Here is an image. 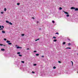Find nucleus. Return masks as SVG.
I'll return each instance as SVG.
<instances>
[{
  "instance_id": "c03bdc74",
  "label": "nucleus",
  "mask_w": 78,
  "mask_h": 78,
  "mask_svg": "<svg viewBox=\"0 0 78 78\" xmlns=\"http://www.w3.org/2000/svg\"><path fill=\"white\" fill-rule=\"evenodd\" d=\"M37 23H39V21H37Z\"/></svg>"
},
{
  "instance_id": "4be33fe9",
  "label": "nucleus",
  "mask_w": 78,
  "mask_h": 78,
  "mask_svg": "<svg viewBox=\"0 0 78 78\" xmlns=\"http://www.w3.org/2000/svg\"><path fill=\"white\" fill-rule=\"evenodd\" d=\"M53 38H54V39H56V37H53Z\"/></svg>"
},
{
  "instance_id": "a18cd8bd",
  "label": "nucleus",
  "mask_w": 78,
  "mask_h": 78,
  "mask_svg": "<svg viewBox=\"0 0 78 78\" xmlns=\"http://www.w3.org/2000/svg\"><path fill=\"white\" fill-rule=\"evenodd\" d=\"M68 40H69V41H70V40L69 39H68Z\"/></svg>"
},
{
  "instance_id": "7ed1b4c3",
  "label": "nucleus",
  "mask_w": 78,
  "mask_h": 78,
  "mask_svg": "<svg viewBox=\"0 0 78 78\" xmlns=\"http://www.w3.org/2000/svg\"><path fill=\"white\" fill-rule=\"evenodd\" d=\"M2 33H5V30H2Z\"/></svg>"
},
{
  "instance_id": "aec40b11",
  "label": "nucleus",
  "mask_w": 78,
  "mask_h": 78,
  "mask_svg": "<svg viewBox=\"0 0 78 78\" xmlns=\"http://www.w3.org/2000/svg\"><path fill=\"white\" fill-rule=\"evenodd\" d=\"M39 54H36V56H39Z\"/></svg>"
},
{
  "instance_id": "f257e3e1",
  "label": "nucleus",
  "mask_w": 78,
  "mask_h": 78,
  "mask_svg": "<svg viewBox=\"0 0 78 78\" xmlns=\"http://www.w3.org/2000/svg\"><path fill=\"white\" fill-rule=\"evenodd\" d=\"M63 12H64V13H65V14H69V13H68V12L64 11H63Z\"/></svg>"
},
{
  "instance_id": "a878e982",
  "label": "nucleus",
  "mask_w": 78,
  "mask_h": 78,
  "mask_svg": "<svg viewBox=\"0 0 78 78\" xmlns=\"http://www.w3.org/2000/svg\"><path fill=\"white\" fill-rule=\"evenodd\" d=\"M71 62L72 63V65L73 66V61H71Z\"/></svg>"
},
{
  "instance_id": "cd10ccee",
  "label": "nucleus",
  "mask_w": 78,
  "mask_h": 78,
  "mask_svg": "<svg viewBox=\"0 0 78 78\" xmlns=\"http://www.w3.org/2000/svg\"><path fill=\"white\" fill-rule=\"evenodd\" d=\"M69 48V49H71V48Z\"/></svg>"
},
{
  "instance_id": "1a4fd4ad",
  "label": "nucleus",
  "mask_w": 78,
  "mask_h": 78,
  "mask_svg": "<svg viewBox=\"0 0 78 78\" xmlns=\"http://www.w3.org/2000/svg\"><path fill=\"white\" fill-rule=\"evenodd\" d=\"M56 41H57V40H54L53 41V42H56Z\"/></svg>"
},
{
  "instance_id": "bb28decb",
  "label": "nucleus",
  "mask_w": 78,
  "mask_h": 78,
  "mask_svg": "<svg viewBox=\"0 0 78 78\" xmlns=\"http://www.w3.org/2000/svg\"><path fill=\"white\" fill-rule=\"evenodd\" d=\"M24 34H22V36H24Z\"/></svg>"
},
{
  "instance_id": "473e14b6",
  "label": "nucleus",
  "mask_w": 78,
  "mask_h": 78,
  "mask_svg": "<svg viewBox=\"0 0 78 78\" xmlns=\"http://www.w3.org/2000/svg\"><path fill=\"white\" fill-rule=\"evenodd\" d=\"M0 45L1 46H2V45H3V44H0Z\"/></svg>"
},
{
  "instance_id": "ea45409f",
  "label": "nucleus",
  "mask_w": 78,
  "mask_h": 78,
  "mask_svg": "<svg viewBox=\"0 0 78 78\" xmlns=\"http://www.w3.org/2000/svg\"><path fill=\"white\" fill-rule=\"evenodd\" d=\"M1 30H3V28H1Z\"/></svg>"
},
{
  "instance_id": "72a5a7b5",
  "label": "nucleus",
  "mask_w": 78,
  "mask_h": 78,
  "mask_svg": "<svg viewBox=\"0 0 78 78\" xmlns=\"http://www.w3.org/2000/svg\"><path fill=\"white\" fill-rule=\"evenodd\" d=\"M44 55H42V56H41V58H44Z\"/></svg>"
},
{
  "instance_id": "5701e85b",
  "label": "nucleus",
  "mask_w": 78,
  "mask_h": 78,
  "mask_svg": "<svg viewBox=\"0 0 78 78\" xmlns=\"http://www.w3.org/2000/svg\"><path fill=\"white\" fill-rule=\"evenodd\" d=\"M17 54H20V52H17Z\"/></svg>"
},
{
  "instance_id": "9b49d317",
  "label": "nucleus",
  "mask_w": 78,
  "mask_h": 78,
  "mask_svg": "<svg viewBox=\"0 0 78 78\" xmlns=\"http://www.w3.org/2000/svg\"><path fill=\"white\" fill-rule=\"evenodd\" d=\"M6 23H9V21H6Z\"/></svg>"
},
{
  "instance_id": "58836bf2",
  "label": "nucleus",
  "mask_w": 78,
  "mask_h": 78,
  "mask_svg": "<svg viewBox=\"0 0 78 78\" xmlns=\"http://www.w3.org/2000/svg\"><path fill=\"white\" fill-rule=\"evenodd\" d=\"M2 28H4V26H2Z\"/></svg>"
},
{
  "instance_id": "20e7f679",
  "label": "nucleus",
  "mask_w": 78,
  "mask_h": 78,
  "mask_svg": "<svg viewBox=\"0 0 78 78\" xmlns=\"http://www.w3.org/2000/svg\"><path fill=\"white\" fill-rule=\"evenodd\" d=\"M16 48H22V47H17Z\"/></svg>"
},
{
  "instance_id": "37998d69",
  "label": "nucleus",
  "mask_w": 78,
  "mask_h": 78,
  "mask_svg": "<svg viewBox=\"0 0 78 78\" xmlns=\"http://www.w3.org/2000/svg\"><path fill=\"white\" fill-rule=\"evenodd\" d=\"M3 45L5 47V45Z\"/></svg>"
},
{
  "instance_id": "e433bc0d",
  "label": "nucleus",
  "mask_w": 78,
  "mask_h": 78,
  "mask_svg": "<svg viewBox=\"0 0 78 78\" xmlns=\"http://www.w3.org/2000/svg\"><path fill=\"white\" fill-rule=\"evenodd\" d=\"M37 64H34V66H36Z\"/></svg>"
},
{
  "instance_id": "4c0bfd02",
  "label": "nucleus",
  "mask_w": 78,
  "mask_h": 78,
  "mask_svg": "<svg viewBox=\"0 0 78 78\" xmlns=\"http://www.w3.org/2000/svg\"><path fill=\"white\" fill-rule=\"evenodd\" d=\"M0 28H2V26H0Z\"/></svg>"
},
{
  "instance_id": "79ce46f5",
  "label": "nucleus",
  "mask_w": 78,
  "mask_h": 78,
  "mask_svg": "<svg viewBox=\"0 0 78 78\" xmlns=\"http://www.w3.org/2000/svg\"><path fill=\"white\" fill-rule=\"evenodd\" d=\"M27 50H30V49H29V48H27Z\"/></svg>"
},
{
  "instance_id": "ddd939ff",
  "label": "nucleus",
  "mask_w": 78,
  "mask_h": 78,
  "mask_svg": "<svg viewBox=\"0 0 78 78\" xmlns=\"http://www.w3.org/2000/svg\"><path fill=\"white\" fill-rule=\"evenodd\" d=\"M39 39H40L39 38H38L37 39L35 40V41H38V40H39Z\"/></svg>"
},
{
  "instance_id": "c756f323",
  "label": "nucleus",
  "mask_w": 78,
  "mask_h": 78,
  "mask_svg": "<svg viewBox=\"0 0 78 78\" xmlns=\"http://www.w3.org/2000/svg\"><path fill=\"white\" fill-rule=\"evenodd\" d=\"M17 5H20V3H17Z\"/></svg>"
},
{
  "instance_id": "2eb2a0df",
  "label": "nucleus",
  "mask_w": 78,
  "mask_h": 78,
  "mask_svg": "<svg viewBox=\"0 0 78 78\" xmlns=\"http://www.w3.org/2000/svg\"><path fill=\"white\" fill-rule=\"evenodd\" d=\"M66 44V42H63V43L62 44H63V45H64V44Z\"/></svg>"
},
{
  "instance_id": "6ab92c4d",
  "label": "nucleus",
  "mask_w": 78,
  "mask_h": 78,
  "mask_svg": "<svg viewBox=\"0 0 78 78\" xmlns=\"http://www.w3.org/2000/svg\"><path fill=\"white\" fill-rule=\"evenodd\" d=\"M4 11H6V9L5 8H4Z\"/></svg>"
},
{
  "instance_id": "49530a36",
  "label": "nucleus",
  "mask_w": 78,
  "mask_h": 78,
  "mask_svg": "<svg viewBox=\"0 0 78 78\" xmlns=\"http://www.w3.org/2000/svg\"><path fill=\"white\" fill-rule=\"evenodd\" d=\"M39 30H41V28H40V29H39Z\"/></svg>"
},
{
  "instance_id": "f704fd0d",
  "label": "nucleus",
  "mask_w": 78,
  "mask_h": 78,
  "mask_svg": "<svg viewBox=\"0 0 78 78\" xmlns=\"http://www.w3.org/2000/svg\"><path fill=\"white\" fill-rule=\"evenodd\" d=\"M4 40L5 41H6V38H4Z\"/></svg>"
},
{
  "instance_id": "2f4dec72",
  "label": "nucleus",
  "mask_w": 78,
  "mask_h": 78,
  "mask_svg": "<svg viewBox=\"0 0 78 78\" xmlns=\"http://www.w3.org/2000/svg\"><path fill=\"white\" fill-rule=\"evenodd\" d=\"M32 73H35L34 71H32Z\"/></svg>"
},
{
  "instance_id": "4468645a",
  "label": "nucleus",
  "mask_w": 78,
  "mask_h": 78,
  "mask_svg": "<svg viewBox=\"0 0 78 78\" xmlns=\"http://www.w3.org/2000/svg\"><path fill=\"white\" fill-rule=\"evenodd\" d=\"M21 62L22 63H23H23H25V62H24L23 61H21Z\"/></svg>"
},
{
  "instance_id": "0eeeda50",
  "label": "nucleus",
  "mask_w": 78,
  "mask_h": 78,
  "mask_svg": "<svg viewBox=\"0 0 78 78\" xmlns=\"http://www.w3.org/2000/svg\"><path fill=\"white\" fill-rule=\"evenodd\" d=\"M1 51H5V49L3 48L1 49Z\"/></svg>"
},
{
  "instance_id": "a211bd4d",
  "label": "nucleus",
  "mask_w": 78,
  "mask_h": 78,
  "mask_svg": "<svg viewBox=\"0 0 78 78\" xmlns=\"http://www.w3.org/2000/svg\"><path fill=\"white\" fill-rule=\"evenodd\" d=\"M56 68L55 67V66H54L53 67V68L54 69H56Z\"/></svg>"
},
{
  "instance_id": "dca6fc26",
  "label": "nucleus",
  "mask_w": 78,
  "mask_h": 78,
  "mask_svg": "<svg viewBox=\"0 0 78 78\" xmlns=\"http://www.w3.org/2000/svg\"><path fill=\"white\" fill-rule=\"evenodd\" d=\"M19 56H20V57L22 56V55H20V54H19Z\"/></svg>"
},
{
  "instance_id": "b1692460",
  "label": "nucleus",
  "mask_w": 78,
  "mask_h": 78,
  "mask_svg": "<svg viewBox=\"0 0 78 78\" xmlns=\"http://www.w3.org/2000/svg\"><path fill=\"white\" fill-rule=\"evenodd\" d=\"M55 34H59V33H58V32H57L55 33Z\"/></svg>"
},
{
  "instance_id": "39448f33",
  "label": "nucleus",
  "mask_w": 78,
  "mask_h": 78,
  "mask_svg": "<svg viewBox=\"0 0 78 78\" xmlns=\"http://www.w3.org/2000/svg\"><path fill=\"white\" fill-rule=\"evenodd\" d=\"M75 11H78V8H76L75 9Z\"/></svg>"
},
{
  "instance_id": "a19ab883",
  "label": "nucleus",
  "mask_w": 78,
  "mask_h": 78,
  "mask_svg": "<svg viewBox=\"0 0 78 78\" xmlns=\"http://www.w3.org/2000/svg\"><path fill=\"white\" fill-rule=\"evenodd\" d=\"M32 18L33 19H34V18L33 17H32Z\"/></svg>"
},
{
  "instance_id": "9d476101",
  "label": "nucleus",
  "mask_w": 78,
  "mask_h": 78,
  "mask_svg": "<svg viewBox=\"0 0 78 78\" xmlns=\"http://www.w3.org/2000/svg\"><path fill=\"white\" fill-rule=\"evenodd\" d=\"M70 45H71V44L70 43H69L68 44V45H69V46H70Z\"/></svg>"
},
{
  "instance_id": "f8f14e48",
  "label": "nucleus",
  "mask_w": 78,
  "mask_h": 78,
  "mask_svg": "<svg viewBox=\"0 0 78 78\" xmlns=\"http://www.w3.org/2000/svg\"><path fill=\"white\" fill-rule=\"evenodd\" d=\"M9 24H10V25H12V23H11V22L9 23Z\"/></svg>"
},
{
  "instance_id": "de8ad7c7",
  "label": "nucleus",
  "mask_w": 78,
  "mask_h": 78,
  "mask_svg": "<svg viewBox=\"0 0 78 78\" xmlns=\"http://www.w3.org/2000/svg\"><path fill=\"white\" fill-rule=\"evenodd\" d=\"M1 30V29H0V30Z\"/></svg>"
},
{
  "instance_id": "423d86ee",
  "label": "nucleus",
  "mask_w": 78,
  "mask_h": 78,
  "mask_svg": "<svg viewBox=\"0 0 78 78\" xmlns=\"http://www.w3.org/2000/svg\"><path fill=\"white\" fill-rule=\"evenodd\" d=\"M7 43H9V42H10V41L8 40L7 41Z\"/></svg>"
},
{
  "instance_id": "c9c22d12",
  "label": "nucleus",
  "mask_w": 78,
  "mask_h": 78,
  "mask_svg": "<svg viewBox=\"0 0 78 78\" xmlns=\"http://www.w3.org/2000/svg\"><path fill=\"white\" fill-rule=\"evenodd\" d=\"M1 14H3L4 12H1Z\"/></svg>"
},
{
  "instance_id": "7c9ffc66",
  "label": "nucleus",
  "mask_w": 78,
  "mask_h": 78,
  "mask_svg": "<svg viewBox=\"0 0 78 78\" xmlns=\"http://www.w3.org/2000/svg\"><path fill=\"white\" fill-rule=\"evenodd\" d=\"M52 22V23H55V21H53Z\"/></svg>"
},
{
  "instance_id": "c85d7f7f",
  "label": "nucleus",
  "mask_w": 78,
  "mask_h": 78,
  "mask_svg": "<svg viewBox=\"0 0 78 78\" xmlns=\"http://www.w3.org/2000/svg\"><path fill=\"white\" fill-rule=\"evenodd\" d=\"M34 53H36V52H37V51H34Z\"/></svg>"
},
{
  "instance_id": "393cba45",
  "label": "nucleus",
  "mask_w": 78,
  "mask_h": 78,
  "mask_svg": "<svg viewBox=\"0 0 78 78\" xmlns=\"http://www.w3.org/2000/svg\"><path fill=\"white\" fill-rule=\"evenodd\" d=\"M58 62L59 63H61V61H58Z\"/></svg>"
},
{
  "instance_id": "f03ea898",
  "label": "nucleus",
  "mask_w": 78,
  "mask_h": 78,
  "mask_svg": "<svg viewBox=\"0 0 78 78\" xmlns=\"http://www.w3.org/2000/svg\"><path fill=\"white\" fill-rule=\"evenodd\" d=\"M71 9H75V8L74 7H72L71 8Z\"/></svg>"
},
{
  "instance_id": "412c9836",
  "label": "nucleus",
  "mask_w": 78,
  "mask_h": 78,
  "mask_svg": "<svg viewBox=\"0 0 78 78\" xmlns=\"http://www.w3.org/2000/svg\"><path fill=\"white\" fill-rule=\"evenodd\" d=\"M66 17H69V15L68 14L66 15Z\"/></svg>"
},
{
  "instance_id": "6e6552de",
  "label": "nucleus",
  "mask_w": 78,
  "mask_h": 78,
  "mask_svg": "<svg viewBox=\"0 0 78 78\" xmlns=\"http://www.w3.org/2000/svg\"><path fill=\"white\" fill-rule=\"evenodd\" d=\"M8 44H9V45H12V43H8Z\"/></svg>"
},
{
  "instance_id": "f3484780",
  "label": "nucleus",
  "mask_w": 78,
  "mask_h": 78,
  "mask_svg": "<svg viewBox=\"0 0 78 78\" xmlns=\"http://www.w3.org/2000/svg\"><path fill=\"white\" fill-rule=\"evenodd\" d=\"M59 9H60V10H61V9H62V8L60 7L59 8Z\"/></svg>"
}]
</instances>
